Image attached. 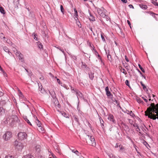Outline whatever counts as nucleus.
Here are the masks:
<instances>
[{"instance_id": "nucleus-30", "label": "nucleus", "mask_w": 158, "mask_h": 158, "mask_svg": "<svg viewBox=\"0 0 158 158\" xmlns=\"http://www.w3.org/2000/svg\"><path fill=\"white\" fill-rule=\"evenodd\" d=\"M37 129L40 132H43L44 131V128L41 126L38 127Z\"/></svg>"}, {"instance_id": "nucleus-17", "label": "nucleus", "mask_w": 158, "mask_h": 158, "mask_svg": "<svg viewBox=\"0 0 158 158\" xmlns=\"http://www.w3.org/2000/svg\"><path fill=\"white\" fill-rule=\"evenodd\" d=\"M69 55L70 56L71 58L72 59L76 61L77 59V56L74 55L73 54H71L70 53H68Z\"/></svg>"}, {"instance_id": "nucleus-53", "label": "nucleus", "mask_w": 158, "mask_h": 158, "mask_svg": "<svg viewBox=\"0 0 158 158\" xmlns=\"http://www.w3.org/2000/svg\"><path fill=\"white\" fill-rule=\"evenodd\" d=\"M57 48L59 49V50L62 52L65 56V52H64V50L63 49H61L60 47H58Z\"/></svg>"}, {"instance_id": "nucleus-1", "label": "nucleus", "mask_w": 158, "mask_h": 158, "mask_svg": "<svg viewBox=\"0 0 158 158\" xmlns=\"http://www.w3.org/2000/svg\"><path fill=\"white\" fill-rule=\"evenodd\" d=\"M97 10L98 13L101 17L104 18H105L106 21H111L110 17L106 14L107 11L103 7H102L101 8H98L97 9Z\"/></svg>"}, {"instance_id": "nucleus-48", "label": "nucleus", "mask_w": 158, "mask_h": 158, "mask_svg": "<svg viewBox=\"0 0 158 158\" xmlns=\"http://www.w3.org/2000/svg\"><path fill=\"white\" fill-rule=\"evenodd\" d=\"M143 141L144 144L145 145V146L147 148H148V146L149 147V146L148 144L145 141H144V140H143Z\"/></svg>"}, {"instance_id": "nucleus-33", "label": "nucleus", "mask_w": 158, "mask_h": 158, "mask_svg": "<svg viewBox=\"0 0 158 158\" xmlns=\"http://www.w3.org/2000/svg\"><path fill=\"white\" fill-rule=\"evenodd\" d=\"M4 110L2 107H0V115H1L4 113Z\"/></svg>"}, {"instance_id": "nucleus-22", "label": "nucleus", "mask_w": 158, "mask_h": 158, "mask_svg": "<svg viewBox=\"0 0 158 158\" xmlns=\"http://www.w3.org/2000/svg\"><path fill=\"white\" fill-rule=\"evenodd\" d=\"M90 17L89 18V19L90 20L92 21H94L95 20V18L94 16L91 14V13H89Z\"/></svg>"}, {"instance_id": "nucleus-59", "label": "nucleus", "mask_w": 158, "mask_h": 158, "mask_svg": "<svg viewBox=\"0 0 158 158\" xmlns=\"http://www.w3.org/2000/svg\"><path fill=\"white\" fill-rule=\"evenodd\" d=\"M5 158H14V157L11 155H8L6 156Z\"/></svg>"}, {"instance_id": "nucleus-58", "label": "nucleus", "mask_w": 158, "mask_h": 158, "mask_svg": "<svg viewBox=\"0 0 158 158\" xmlns=\"http://www.w3.org/2000/svg\"><path fill=\"white\" fill-rule=\"evenodd\" d=\"M104 123H100V124H101V126L102 128L104 130V128H105V127H104Z\"/></svg>"}, {"instance_id": "nucleus-49", "label": "nucleus", "mask_w": 158, "mask_h": 158, "mask_svg": "<svg viewBox=\"0 0 158 158\" xmlns=\"http://www.w3.org/2000/svg\"><path fill=\"white\" fill-rule=\"evenodd\" d=\"M55 78L56 79L57 81L59 84L61 85L62 84V83L59 78H57L56 77H55Z\"/></svg>"}, {"instance_id": "nucleus-57", "label": "nucleus", "mask_w": 158, "mask_h": 158, "mask_svg": "<svg viewBox=\"0 0 158 158\" xmlns=\"http://www.w3.org/2000/svg\"><path fill=\"white\" fill-rule=\"evenodd\" d=\"M87 44H88L89 45V47H90V48H91V49H93V46H92V45H93V44H92V45H91V44L90 43V42H87Z\"/></svg>"}, {"instance_id": "nucleus-32", "label": "nucleus", "mask_w": 158, "mask_h": 158, "mask_svg": "<svg viewBox=\"0 0 158 158\" xmlns=\"http://www.w3.org/2000/svg\"><path fill=\"white\" fill-rule=\"evenodd\" d=\"M24 119L27 122V123L31 126H32V124L29 120L27 118V117L25 116L24 117Z\"/></svg>"}, {"instance_id": "nucleus-56", "label": "nucleus", "mask_w": 158, "mask_h": 158, "mask_svg": "<svg viewBox=\"0 0 158 158\" xmlns=\"http://www.w3.org/2000/svg\"><path fill=\"white\" fill-rule=\"evenodd\" d=\"M98 59H99L100 60V61L102 62V58L100 56L99 54H98Z\"/></svg>"}, {"instance_id": "nucleus-38", "label": "nucleus", "mask_w": 158, "mask_h": 158, "mask_svg": "<svg viewBox=\"0 0 158 158\" xmlns=\"http://www.w3.org/2000/svg\"><path fill=\"white\" fill-rule=\"evenodd\" d=\"M92 46L93 47V49H92V51H94V52H95V54L96 56L97 55V56H98V54H99L98 52L95 49V48H94V45H93Z\"/></svg>"}, {"instance_id": "nucleus-19", "label": "nucleus", "mask_w": 158, "mask_h": 158, "mask_svg": "<svg viewBox=\"0 0 158 158\" xmlns=\"http://www.w3.org/2000/svg\"><path fill=\"white\" fill-rule=\"evenodd\" d=\"M16 0H15V1H14V4L15 5V8H18L19 6V0H17L16 1Z\"/></svg>"}, {"instance_id": "nucleus-16", "label": "nucleus", "mask_w": 158, "mask_h": 158, "mask_svg": "<svg viewBox=\"0 0 158 158\" xmlns=\"http://www.w3.org/2000/svg\"><path fill=\"white\" fill-rule=\"evenodd\" d=\"M79 102H80V101H78V103L77 104V109L78 111V114L79 115L83 116L84 114V113L81 111V110L80 108L79 107Z\"/></svg>"}, {"instance_id": "nucleus-4", "label": "nucleus", "mask_w": 158, "mask_h": 158, "mask_svg": "<svg viewBox=\"0 0 158 158\" xmlns=\"http://www.w3.org/2000/svg\"><path fill=\"white\" fill-rule=\"evenodd\" d=\"M49 93L52 97L53 101H54V104H56L58 102V101L56 97V93L54 90H52L51 92L49 91Z\"/></svg>"}, {"instance_id": "nucleus-18", "label": "nucleus", "mask_w": 158, "mask_h": 158, "mask_svg": "<svg viewBox=\"0 0 158 158\" xmlns=\"http://www.w3.org/2000/svg\"><path fill=\"white\" fill-rule=\"evenodd\" d=\"M39 87V91L42 94H44L45 92V90L44 89L42 85L41 84L40 86L39 84H38Z\"/></svg>"}, {"instance_id": "nucleus-9", "label": "nucleus", "mask_w": 158, "mask_h": 158, "mask_svg": "<svg viewBox=\"0 0 158 158\" xmlns=\"http://www.w3.org/2000/svg\"><path fill=\"white\" fill-rule=\"evenodd\" d=\"M105 91L106 92V94L108 97L110 98H112L113 97V95L111 94L110 91H109V87L106 86L105 88Z\"/></svg>"}, {"instance_id": "nucleus-8", "label": "nucleus", "mask_w": 158, "mask_h": 158, "mask_svg": "<svg viewBox=\"0 0 158 158\" xmlns=\"http://www.w3.org/2000/svg\"><path fill=\"white\" fill-rule=\"evenodd\" d=\"M18 138H26L27 137V135L25 132H19L18 134Z\"/></svg>"}, {"instance_id": "nucleus-52", "label": "nucleus", "mask_w": 158, "mask_h": 158, "mask_svg": "<svg viewBox=\"0 0 158 158\" xmlns=\"http://www.w3.org/2000/svg\"><path fill=\"white\" fill-rule=\"evenodd\" d=\"M152 4L155 6H158V3L156 2V0H155L153 2Z\"/></svg>"}, {"instance_id": "nucleus-50", "label": "nucleus", "mask_w": 158, "mask_h": 158, "mask_svg": "<svg viewBox=\"0 0 158 158\" xmlns=\"http://www.w3.org/2000/svg\"><path fill=\"white\" fill-rule=\"evenodd\" d=\"M150 15H151L152 16H153L154 18H155L156 15H158L154 13L153 12H152V11L150 12Z\"/></svg>"}, {"instance_id": "nucleus-54", "label": "nucleus", "mask_w": 158, "mask_h": 158, "mask_svg": "<svg viewBox=\"0 0 158 158\" xmlns=\"http://www.w3.org/2000/svg\"><path fill=\"white\" fill-rule=\"evenodd\" d=\"M99 119L100 122V123H104L103 120L102 119V118L98 115Z\"/></svg>"}, {"instance_id": "nucleus-36", "label": "nucleus", "mask_w": 158, "mask_h": 158, "mask_svg": "<svg viewBox=\"0 0 158 158\" xmlns=\"http://www.w3.org/2000/svg\"><path fill=\"white\" fill-rule=\"evenodd\" d=\"M104 33H102V32H101V38H102V40L104 42H106V40L104 38Z\"/></svg>"}, {"instance_id": "nucleus-23", "label": "nucleus", "mask_w": 158, "mask_h": 158, "mask_svg": "<svg viewBox=\"0 0 158 158\" xmlns=\"http://www.w3.org/2000/svg\"><path fill=\"white\" fill-rule=\"evenodd\" d=\"M73 117L74 119V120L77 122V123L79 124H80V122L79 121V119L77 117V116L75 115H74L73 116Z\"/></svg>"}, {"instance_id": "nucleus-51", "label": "nucleus", "mask_w": 158, "mask_h": 158, "mask_svg": "<svg viewBox=\"0 0 158 158\" xmlns=\"http://www.w3.org/2000/svg\"><path fill=\"white\" fill-rule=\"evenodd\" d=\"M108 156H109L110 158H115V156L113 154L111 153H109L108 154Z\"/></svg>"}, {"instance_id": "nucleus-44", "label": "nucleus", "mask_w": 158, "mask_h": 158, "mask_svg": "<svg viewBox=\"0 0 158 158\" xmlns=\"http://www.w3.org/2000/svg\"><path fill=\"white\" fill-rule=\"evenodd\" d=\"M76 23L78 27H79V28L81 27V25L80 21L78 20V21H76Z\"/></svg>"}, {"instance_id": "nucleus-62", "label": "nucleus", "mask_w": 158, "mask_h": 158, "mask_svg": "<svg viewBox=\"0 0 158 158\" xmlns=\"http://www.w3.org/2000/svg\"><path fill=\"white\" fill-rule=\"evenodd\" d=\"M142 98L145 101V102H148V99H146L144 97H142Z\"/></svg>"}, {"instance_id": "nucleus-11", "label": "nucleus", "mask_w": 158, "mask_h": 158, "mask_svg": "<svg viewBox=\"0 0 158 158\" xmlns=\"http://www.w3.org/2000/svg\"><path fill=\"white\" fill-rule=\"evenodd\" d=\"M107 119L109 120L112 122L113 123H116L115 120L114 118L113 115L111 114H108Z\"/></svg>"}, {"instance_id": "nucleus-24", "label": "nucleus", "mask_w": 158, "mask_h": 158, "mask_svg": "<svg viewBox=\"0 0 158 158\" xmlns=\"http://www.w3.org/2000/svg\"><path fill=\"white\" fill-rule=\"evenodd\" d=\"M35 122L38 127L41 126L42 124L41 122L39 120L37 117H36Z\"/></svg>"}, {"instance_id": "nucleus-20", "label": "nucleus", "mask_w": 158, "mask_h": 158, "mask_svg": "<svg viewBox=\"0 0 158 158\" xmlns=\"http://www.w3.org/2000/svg\"><path fill=\"white\" fill-rule=\"evenodd\" d=\"M139 6L140 8L144 10H146L148 8V6L147 5H144L142 3L139 4Z\"/></svg>"}, {"instance_id": "nucleus-13", "label": "nucleus", "mask_w": 158, "mask_h": 158, "mask_svg": "<svg viewBox=\"0 0 158 158\" xmlns=\"http://www.w3.org/2000/svg\"><path fill=\"white\" fill-rule=\"evenodd\" d=\"M89 72L88 73L89 78L90 80L92 81L94 77V71L90 70Z\"/></svg>"}, {"instance_id": "nucleus-15", "label": "nucleus", "mask_w": 158, "mask_h": 158, "mask_svg": "<svg viewBox=\"0 0 158 158\" xmlns=\"http://www.w3.org/2000/svg\"><path fill=\"white\" fill-rule=\"evenodd\" d=\"M29 12V14L28 16L29 17V18L32 19H34L35 18V14L34 12L32 11H31Z\"/></svg>"}, {"instance_id": "nucleus-35", "label": "nucleus", "mask_w": 158, "mask_h": 158, "mask_svg": "<svg viewBox=\"0 0 158 158\" xmlns=\"http://www.w3.org/2000/svg\"><path fill=\"white\" fill-rule=\"evenodd\" d=\"M136 101L137 102L139 103H142L143 104L144 103V102L140 98H138L136 99Z\"/></svg>"}, {"instance_id": "nucleus-25", "label": "nucleus", "mask_w": 158, "mask_h": 158, "mask_svg": "<svg viewBox=\"0 0 158 158\" xmlns=\"http://www.w3.org/2000/svg\"><path fill=\"white\" fill-rule=\"evenodd\" d=\"M61 114L64 117L66 118H69V114H67L64 112H61Z\"/></svg>"}, {"instance_id": "nucleus-29", "label": "nucleus", "mask_w": 158, "mask_h": 158, "mask_svg": "<svg viewBox=\"0 0 158 158\" xmlns=\"http://www.w3.org/2000/svg\"><path fill=\"white\" fill-rule=\"evenodd\" d=\"M3 50L6 52H8V53L10 54L11 52L9 51L8 48L6 46L4 47L3 48Z\"/></svg>"}, {"instance_id": "nucleus-7", "label": "nucleus", "mask_w": 158, "mask_h": 158, "mask_svg": "<svg viewBox=\"0 0 158 158\" xmlns=\"http://www.w3.org/2000/svg\"><path fill=\"white\" fill-rule=\"evenodd\" d=\"M12 137V133L10 131H7L3 135L2 138H11Z\"/></svg>"}, {"instance_id": "nucleus-21", "label": "nucleus", "mask_w": 158, "mask_h": 158, "mask_svg": "<svg viewBox=\"0 0 158 158\" xmlns=\"http://www.w3.org/2000/svg\"><path fill=\"white\" fill-rule=\"evenodd\" d=\"M36 44L37 45L38 48L40 49H43V45L41 42L39 41H38L36 42Z\"/></svg>"}, {"instance_id": "nucleus-61", "label": "nucleus", "mask_w": 158, "mask_h": 158, "mask_svg": "<svg viewBox=\"0 0 158 158\" xmlns=\"http://www.w3.org/2000/svg\"><path fill=\"white\" fill-rule=\"evenodd\" d=\"M55 106H57V107L58 108H60V104L59 102H57L56 104H55Z\"/></svg>"}, {"instance_id": "nucleus-55", "label": "nucleus", "mask_w": 158, "mask_h": 158, "mask_svg": "<svg viewBox=\"0 0 158 158\" xmlns=\"http://www.w3.org/2000/svg\"><path fill=\"white\" fill-rule=\"evenodd\" d=\"M36 150V151L39 152L40 151V146L39 145H38L35 147Z\"/></svg>"}, {"instance_id": "nucleus-63", "label": "nucleus", "mask_w": 158, "mask_h": 158, "mask_svg": "<svg viewBox=\"0 0 158 158\" xmlns=\"http://www.w3.org/2000/svg\"><path fill=\"white\" fill-rule=\"evenodd\" d=\"M19 94H20V97L21 98H23L24 97V96L23 95L22 93L21 92V91L19 90Z\"/></svg>"}, {"instance_id": "nucleus-40", "label": "nucleus", "mask_w": 158, "mask_h": 158, "mask_svg": "<svg viewBox=\"0 0 158 158\" xmlns=\"http://www.w3.org/2000/svg\"><path fill=\"white\" fill-rule=\"evenodd\" d=\"M78 97L81 99L84 97L83 94L81 92H79V94H78Z\"/></svg>"}, {"instance_id": "nucleus-45", "label": "nucleus", "mask_w": 158, "mask_h": 158, "mask_svg": "<svg viewBox=\"0 0 158 158\" xmlns=\"http://www.w3.org/2000/svg\"><path fill=\"white\" fill-rule=\"evenodd\" d=\"M142 86L143 89L144 91H146V92L148 91V90L146 86L144 85V84H143Z\"/></svg>"}, {"instance_id": "nucleus-28", "label": "nucleus", "mask_w": 158, "mask_h": 158, "mask_svg": "<svg viewBox=\"0 0 158 158\" xmlns=\"http://www.w3.org/2000/svg\"><path fill=\"white\" fill-rule=\"evenodd\" d=\"M74 92H75L76 93V95L77 97V101H78H78H79V97H78V94H79V92H81L80 91H79L77 89H76L75 90H74Z\"/></svg>"}, {"instance_id": "nucleus-60", "label": "nucleus", "mask_w": 158, "mask_h": 158, "mask_svg": "<svg viewBox=\"0 0 158 158\" xmlns=\"http://www.w3.org/2000/svg\"><path fill=\"white\" fill-rule=\"evenodd\" d=\"M127 22L128 24L129 25V26L130 27V28H131V23L130 22V21H129L128 20H127Z\"/></svg>"}, {"instance_id": "nucleus-64", "label": "nucleus", "mask_w": 158, "mask_h": 158, "mask_svg": "<svg viewBox=\"0 0 158 158\" xmlns=\"http://www.w3.org/2000/svg\"><path fill=\"white\" fill-rule=\"evenodd\" d=\"M132 125L134 127H135V128L136 127H137V126H138V124L135 123L134 124H133Z\"/></svg>"}, {"instance_id": "nucleus-47", "label": "nucleus", "mask_w": 158, "mask_h": 158, "mask_svg": "<svg viewBox=\"0 0 158 158\" xmlns=\"http://www.w3.org/2000/svg\"><path fill=\"white\" fill-rule=\"evenodd\" d=\"M129 114L131 116V117L133 118L135 116V114L133 113L132 111H131L128 114Z\"/></svg>"}, {"instance_id": "nucleus-12", "label": "nucleus", "mask_w": 158, "mask_h": 158, "mask_svg": "<svg viewBox=\"0 0 158 158\" xmlns=\"http://www.w3.org/2000/svg\"><path fill=\"white\" fill-rule=\"evenodd\" d=\"M81 67L82 68H84L85 69V71L86 72L89 71L90 69L89 67L87 66V65L85 63L83 62H81Z\"/></svg>"}, {"instance_id": "nucleus-39", "label": "nucleus", "mask_w": 158, "mask_h": 158, "mask_svg": "<svg viewBox=\"0 0 158 158\" xmlns=\"http://www.w3.org/2000/svg\"><path fill=\"white\" fill-rule=\"evenodd\" d=\"M120 71L121 72L123 73L125 75H126L127 74V73L125 70V69L122 68H121L120 69Z\"/></svg>"}, {"instance_id": "nucleus-27", "label": "nucleus", "mask_w": 158, "mask_h": 158, "mask_svg": "<svg viewBox=\"0 0 158 158\" xmlns=\"http://www.w3.org/2000/svg\"><path fill=\"white\" fill-rule=\"evenodd\" d=\"M32 35L34 39L36 41L38 40V39L37 38V35L36 34H35V32H33L32 34Z\"/></svg>"}, {"instance_id": "nucleus-6", "label": "nucleus", "mask_w": 158, "mask_h": 158, "mask_svg": "<svg viewBox=\"0 0 158 158\" xmlns=\"http://www.w3.org/2000/svg\"><path fill=\"white\" fill-rule=\"evenodd\" d=\"M15 54L17 56H18L19 59L23 62H24V60L23 57V55L19 51H17L15 53Z\"/></svg>"}, {"instance_id": "nucleus-41", "label": "nucleus", "mask_w": 158, "mask_h": 158, "mask_svg": "<svg viewBox=\"0 0 158 158\" xmlns=\"http://www.w3.org/2000/svg\"><path fill=\"white\" fill-rule=\"evenodd\" d=\"M138 66L140 69L141 70V71L144 73H145V70L143 68V67L141 66V65L139 64Z\"/></svg>"}, {"instance_id": "nucleus-31", "label": "nucleus", "mask_w": 158, "mask_h": 158, "mask_svg": "<svg viewBox=\"0 0 158 158\" xmlns=\"http://www.w3.org/2000/svg\"><path fill=\"white\" fill-rule=\"evenodd\" d=\"M0 12L3 15L5 14L6 13L4 9L2 6H0Z\"/></svg>"}, {"instance_id": "nucleus-42", "label": "nucleus", "mask_w": 158, "mask_h": 158, "mask_svg": "<svg viewBox=\"0 0 158 158\" xmlns=\"http://www.w3.org/2000/svg\"><path fill=\"white\" fill-rule=\"evenodd\" d=\"M60 10L61 12L63 14H64V10L63 7L62 5H60Z\"/></svg>"}, {"instance_id": "nucleus-26", "label": "nucleus", "mask_w": 158, "mask_h": 158, "mask_svg": "<svg viewBox=\"0 0 158 158\" xmlns=\"http://www.w3.org/2000/svg\"><path fill=\"white\" fill-rule=\"evenodd\" d=\"M11 121V123H10V126L11 127H13L14 126L15 123V120L13 119H11L10 121V122Z\"/></svg>"}, {"instance_id": "nucleus-5", "label": "nucleus", "mask_w": 158, "mask_h": 158, "mask_svg": "<svg viewBox=\"0 0 158 158\" xmlns=\"http://www.w3.org/2000/svg\"><path fill=\"white\" fill-rule=\"evenodd\" d=\"M86 142L90 145L95 146L96 144L95 139H86Z\"/></svg>"}, {"instance_id": "nucleus-37", "label": "nucleus", "mask_w": 158, "mask_h": 158, "mask_svg": "<svg viewBox=\"0 0 158 158\" xmlns=\"http://www.w3.org/2000/svg\"><path fill=\"white\" fill-rule=\"evenodd\" d=\"M86 123H87V125L88 126V127L90 128L91 130L92 131H93L91 125L89 123V122L87 120L86 121ZM93 130H94V129H93Z\"/></svg>"}, {"instance_id": "nucleus-43", "label": "nucleus", "mask_w": 158, "mask_h": 158, "mask_svg": "<svg viewBox=\"0 0 158 158\" xmlns=\"http://www.w3.org/2000/svg\"><path fill=\"white\" fill-rule=\"evenodd\" d=\"M24 158H34V157L31 155H27L25 156Z\"/></svg>"}, {"instance_id": "nucleus-10", "label": "nucleus", "mask_w": 158, "mask_h": 158, "mask_svg": "<svg viewBox=\"0 0 158 158\" xmlns=\"http://www.w3.org/2000/svg\"><path fill=\"white\" fill-rule=\"evenodd\" d=\"M121 125L123 128L124 129V130L127 132H129L130 131V128L128 125L126 124L125 123L122 122L121 123Z\"/></svg>"}, {"instance_id": "nucleus-14", "label": "nucleus", "mask_w": 158, "mask_h": 158, "mask_svg": "<svg viewBox=\"0 0 158 158\" xmlns=\"http://www.w3.org/2000/svg\"><path fill=\"white\" fill-rule=\"evenodd\" d=\"M105 50L106 52V54H107V58L108 60H109L110 62H111L112 60V58H111V56L110 55V52L109 50H108V52L106 51V49H105Z\"/></svg>"}, {"instance_id": "nucleus-46", "label": "nucleus", "mask_w": 158, "mask_h": 158, "mask_svg": "<svg viewBox=\"0 0 158 158\" xmlns=\"http://www.w3.org/2000/svg\"><path fill=\"white\" fill-rule=\"evenodd\" d=\"M125 84L129 87H130V85L129 84V81L128 80H126L125 82Z\"/></svg>"}, {"instance_id": "nucleus-34", "label": "nucleus", "mask_w": 158, "mask_h": 158, "mask_svg": "<svg viewBox=\"0 0 158 158\" xmlns=\"http://www.w3.org/2000/svg\"><path fill=\"white\" fill-rule=\"evenodd\" d=\"M71 151L73 152L74 153L78 156H80L81 154L79 153L78 152L77 150L75 151L74 150H71Z\"/></svg>"}, {"instance_id": "nucleus-3", "label": "nucleus", "mask_w": 158, "mask_h": 158, "mask_svg": "<svg viewBox=\"0 0 158 158\" xmlns=\"http://www.w3.org/2000/svg\"><path fill=\"white\" fill-rule=\"evenodd\" d=\"M150 107L151 108L152 111L153 112L158 114V104H155L154 103H151L150 104ZM158 119V117L157 118Z\"/></svg>"}, {"instance_id": "nucleus-2", "label": "nucleus", "mask_w": 158, "mask_h": 158, "mask_svg": "<svg viewBox=\"0 0 158 158\" xmlns=\"http://www.w3.org/2000/svg\"><path fill=\"white\" fill-rule=\"evenodd\" d=\"M14 145L16 149L18 150H22L23 148V146L22 143L21 142L20 140L18 139H16L14 143Z\"/></svg>"}]
</instances>
